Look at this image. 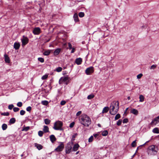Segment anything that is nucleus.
Wrapping results in <instances>:
<instances>
[{
    "instance_id": "052dcab7",
    "label": "nucleus",
    "mask_w": 159,
    "mask_h": 159,
    "mask_svg": "<svg viewBox=\"0 0 159 159\" xmlns=\"http://www.w3.org/2000/svg\"><path fill=\"white\" fill-rule=\"evenodd\" d=\"M136 152L132 156V158H133L135 155Z\"/></svg>"
},
{
    "instance_id": "dca6fc26",
    "label": "nucleus",
    "mask_w": 159,
    "mask_h": 159,
    "mask_svg": "<svg viewBox=\"0 0 159 159\" xmlns=\"http://www.w3.org/2000/svg\"><path fill=\"white\" fill-rule=\"evenodd\" d=\"M73 18L75 22H77L79 21L78 15L77 13H75L74 14Z\"/></svg>"
},
{
    "instance_id": "c85d7f7f",
    "label": "nucleus",
    "mask_w": 159,
    "mask_h": 159,
    "mask_svg": "<svg viewBox=\"0 0 159 159\" xmlns=\"http://www.w3.org/2000/svg\"><path fill=\"white\" fill-rule=\"evenodd\" d=\"M51 120L48 119H44V122L46 125H48L50 123Z\"/></svg>"
},
{
    "instance_id": "b1692460",
    "label": "nucleus",
    "mask_w": 159,
    "mask_h": 159,
    "mask_svg": "<svg viewBox=\"0 0 159 159\" xmlns=\"http://www.w3.org/2000/svg\"><path fill=\"white\" fill-rule=\"evenodd\" d=\"M43 131L45 133H47L49 131L48 127L47 126H44L43 129Z\"/></svg>"
},
{
    "instance_id": "72a5a7b5",
    "label": "nucleus",
    "mask_w": 159,
    "mask_h": 159,
    "mask_svg": "<svg viewBox=\"0 0 159 159\" xmlns=\"http://www.w3.org/2000/svg\"><path fill=\"white\" fill-rule=\"evenodd\" d=\"M79 16L80 17H83L84 16V13L83 12H80L79 13Z\"/></svg>"
},
{
    "instance_id": "6e6d98bb",
    "label": "nucleus",
    "mask_w": 159,
    "mask_h": 159,
    "mask_svg": "<svg viewBox=\"0 0 159 159\" xmlns=\"http://www.w3.org/2000/svg\"><path fill=\"white\" fill-rule=\"evenodd\" d=\"M81 112H81V111H79L78 112L76 113V116H79L81 114Z\"/></svg>"
},
{
    "instance_id": "de8ad7c7",
    "label": "nucleus",
    "mask_w": 159,
    "mask_h": 159,
    "mask_svg": "<svg viewBox=\"0 0 159 159\" xmlns=\"http://www.w3.org/2000/svg\"><path fill=\"white\" fill-rule=\"evenodd\" d=\"M99 133H98L97 134H93V135L94 136V137L95 138H97V139L98 138V137L99 136Z\"/></svg>"
},
{
    "instance_id": "412c9836",
    "label": "nucleus",
    "mask_w": 159,
    "mask_h": 159,
    "mask_svg": "<svg viewBox=\"0 0 159 159\" xmlns=\"http://www.w3.org/2000/svg\"><path fill=\"white\" fill-rule=\"evenodd\" d=\"M109 110V108L108 107H105L103 109L102 113H107L108 112Z\"/></svg>"
},
{
    "instance_id": "bb28decb",
    "label": "nucleus",
    "mask_w": 159,
    "mask_h": 159,
    "mask_svg": "<svg viewBox=\"0 0 159 159\" xmlns=\"http://www.w3.org/2000/svg\"><path fill=\"white\" fill-rule=\"evenodd\" d=\"M62 70V68L61 67H59L56 68V69L54 70L55 71H56L57 72H59L61 71Z\"/></svg>"
},
{
    "instance_id": "f8f14e48",
    "label": "nucleus",
    "mask_w": 159,
    "mask_h": 159,
    "mask_svg": "<svg viewBox=\"0 0 159 159\" xmlns=\"http://www.w3.org/2000/svg\"><path fill=\"white\" fill-rule=\"evenodd\" d=\"M4 57L5 62L6 63H9L10 62V60L8 56L6 54H5L4 55Z\"/></svg>"
},
{
    "instance_id": "9b49d317",
    "label": "nucleus",
    "mask_w": 159,
    "mask_h": 159,
    "mask_svg": "<svg viewBox=\"0 0 159 159\" xmlns=\"http://www.w3.org/2000/svg\"><path fill=\"white\" fill-rule=\"evenodd\" d=\"M33 33L34 34H38L40 33V29L39 28H35L33 30Z\"/></svg>"
},
{
    "instance_id": "e2e57ef3",
    "label": "nucleus",
    "mask_w": 159,
    "mask_h": 159,
    "mask_svg": "<svg viewBox=\"0 0 159 159\" xmlns=\"http://www.w3.org/2000/svg\"><path fill=\"white\" fill-rule=\"evenodd\" d=\"M127 98L128 100H129L130 99V97H128Z\"/></svg>"
},
{
    "instance_id": "c756f323",
    "label": "nucleus",
    "mask_w": 159,
    "mask_h": 159,
    "mask_svg": "<svg viewBox=\"0 0 159 159\" xmlns=\"http://www.w3.org/2000/svg\"><path fill=\"white\" fill-rule=\"evenodd\" d=\"M108 132L107 130H105L102 131V134L103 136H106L107 135Z\"/></svg>"
},
{
    "instance_id": "4be33fe9",
    "label": "nucleus",
    "mask_w": 159,
    "mask_h": 159,
    "mask_svg": "<svg viewBox=\"0 0 159 159\" xmlns=\"http://www.w3.org/2000/svg\"><path fill=\"white\" fill-rule=\"evenodd\" d=\"M152 132L154 133L159 134V129L157 127L155 128L152 130Z\"/></svg>"
},
{
    "instance_id": "39448f33",
    "label": "nucleus",
    "mask_w": 159,
    "mask_h": 159,
    "mask_svg": "<svg viewBox=\"0 0 159 159\" xmlns=\"http://www.w3.org/2000/svg\"><path fill=\"white\" fill-rule=\"evenodd\" d=\"M69 78L67 76H64L61 77L59 80V83L60 84L63 83L67 84L68 83Z\"/></svg>"
},
{
    "instance_id": "a211bd4d",
    "label": "nucleus",
    "mask_w": 159,
    "mask_h": 159,
    "mask_svg": "<svg viewBox=\"0 0 159 159\" xmlns=\"http://www.w3.org/2000/svg\"><path fill=\"white\" fill-rule=\"evenodd\" d=\"M82 62V59L80 58H77L75 60V63L78 65L81 64Z\"/></svg>"
},
{
    "instance_id": "1a4fd4ad",
    "label": "nucleus",
    "mask_w": 159,
    "mask_h": 159,
    "mask_svg": "<svg viewBox=\"0 0 159 159\" xmlns=\"http://www.w3.org/2000/svg\"><path fill=\"white\" fill-rule=\"evenodd\" d=\"M64 148V145L63 143H61L55 149V151L57 152L62 151Z\"/></svg>"
},
{
    "instance_id": "680f3d73",
    "label": "nucleus",
    "mask_w": 159,
    "mask_h": 159,
    "mask_svg": "<svg viewBox=\"0 0 159 159\" xmlns=\"http://www.w3.org/2000/svg\"><path fill=\"white\" fill-rule=\"evenodd\" d=\"M98 126L99 127H101V125L100 124H98Z\"/></svg>"
},
{
    "instance_id": "2eb2a0df",
    "label": "nucleus",
    "mask_w": 159,
    "mask_h": 159,
    "mask_svg": "<svg viewBox=\"0 0 159 159\" xmlns=\"http://www.w3.org/2000/svg\"><path fill=\"white\" fill-rule=\"evenodd\" d=\"M79 147V144L77 143L75 144L72 150L73 151H76L78 150Z\"/></svg>"
},
{
    "instance_id": "4468645a",
    "label": "nucleus",
    "mask_w": 159,
    "mask_h": 159,
    "mask_svg": "<svg viewBox=\"0 0 159 159\" xmlns=\"http://www.w3.org/2000/svg\"><path fill=\"white\" fill-rule=\"evenodd\" d=\"M34 146L39 150H40L42 149L43 146L40 144H38L37 143H34Z\"/></svg>"
},
{
    "instance_id": "37998d69",
    "label": "nucleus",
    "mask_w": 159,
    "mask_h": 159,
    "mask_svg": "<svg viewBox=\"0 0 159 159\" xmlns=\"http://www.w3.org/2000/svg\"><path fill=\"white\" fill-rule=\"evenodd\" d=\"M13 110L14 112H16L19 111V108L18 107H15L13 108Z\"/></svg>"
},
{
    "instance_id": "c9c22d12",
    "label": "nucleus",
    "mask_w": 159,
    "mask_h": 159,
    "mask_svg": "<svg viewBox=\"0 0 159 159\" xmlns=\"http://www.w3.org/2000/svg\"><path fill=\"white\" fill-rule=\"evenodd\" d=\"M93 136L92 135L91 136L90 138L89 139V142H91L93 141Z\"/></svg>"
},
{
    "instance_id": "f3484780",
    "label": "nucleus",
    "mask_w": 159,
    "mask_h": 159,
    "mask_svg": "<svg viewBox=\"0 0 159 159\" xmlns=\"http://www.w3.org/2000/svg\"><path fill=\"white\" fill-rule=\"evenodd\" d=\"M61 50V49L59 48L56 49L54 52V55L55 56L57 55L59 53Z\"/></svg>"
},
{
    "instance_id": "c03bdc74",
    "label": "nucleus",
    "mask_w": 159,
    "mask_h": 159,
    "mask_svg": "<svg viewBox=\"0 0 159 159\" xmlns=\"http://www.w3.org/2000/svg\"><path fill=\"white\" fill-rule=\"evenodd\" d=\"M25 111L23 110H21L20 111V114L21 115H23L25 113Z\"/></svg>"
},
{
    "instance_id": "ea45409f",
    "label": "nucleus",
    "mask_w": 159,
    "mask_h": 159,
    "mask_svg": "<svg viewBox=\"0 0 159 159\" xmlns=\"http://www.w3.org/2000/svg\"><path fill=\"white\" fill-rule=\"evenodd\" d=\"M131 145L133 147H135L136 146V140L133 141L131 144Z\"/></svg>"
},
{
    "instance_id": "393cba45",
    "label": "nucleus",
    "mask_w": 159,
    "mask_h": 159,
    "mask_svg": "<svg viewBox=\"0 0 159 159\" xmlns=\"http://www.w3.org/2000/svg\"><path fill=\"white\" fill-rule=\"evenodd\" d=\"M16 121V119L14 118H11L9 120V123L11 124H14Z\"/></svg>"
},
{
    "instance_id": "bf43d9fd",
    "label": "nucleus",
    "mask_w": 159,
    "mask_h": 159,
    "mask_svg": "<svg viewBox=\"0 0 159 159\" xmlns=\"http://www.w3.org/2000/svg\"><path fill=\"white\" fill-rule=\"evenodd\" d=\"M76 135H77V134H74V135H73V136H72V137H73V138H75V136Z\"/></svg>"
},
{
    "instance_id": "aec40b11",
    "label": "nucleus",
    "mask_w": 159,
    "mask_h": 159,
    "mask_svg": "<svg viewBox=\"0 0 159 159\" xmlns=\"http://www.w3.org/2000/svg\"><path fill=\"white\" fill-rule=\"evenodd\" d=\"M20 46V44L19 43L16 42L14 43V47L16 49H18Z\"/></svg>"
},
{
    "instance_id": "4d7b16f0",
    "label": "nucleus",
    "mask_w": 159,
    "mask_h": 159,
    "mask_svg": "<svg viewBox=\"0 0 159 159\" xmlns=\"http://www.w3.org/2000/svg\"><path fill=\"white\" fill-rule=\"evenodd\" d=\"M68 46H69V48L70 49L72 48V45H71V44L70 43H68Z\"/></svg>"
},
{
    "instance_id": "a878e982",
    "label": "nucleus",
    "mask_w": 159,
    "mask_h": 159,
    "mask_svg": "<svg viewBox=\"0 0 159 159\" xmlns=\"http://www.w3.org/2000/svg\"><path fill=\"white\" fill-rule=\"evenodd\" d=\"M41 103L44 105L47 106L48 104V102L46 100L42 101L41 102Z\"/></svg>"
},
{
    "instance_id": "3c124183",
    "label": "nucleus",
    "mask_w": 159,
    "mask_h": 159,
    "mask_svg": "<svg viewBox=\"0 0 159 159\" xmlns=\"http://www.w3.org/2000/svg\"><path fill=\"white\" fill-rule=\"evenodd\" d=\"M13 107V104H11L9 105L8 108L10 110H11Z\"/></svg>"
},
{
    "instance_id": "7c9ffc66",
    "label": "nucleus",
    "mask_w": 159,
    "mask_h": 159,
    "mask_svg": "<svg viewBox=\"0 0 159 159\" xmlns=\"http://www.w3.org/2000/svg\"><path fill=\"white\" fill-rule=\"evenodd\" d=\"M2 128L3 130H6L7 128V125L6 124H3L2 125Z\"/></svg>"
},
{
    "instance_id": "864d4df0",
    "label": "nucleus",
    "mask_w": 159,
    "mask_h": 159,
    "mask_svg": "<svg viewBox=\"0 0 159 159\" xmlns=\"http://www.w3.org/2000/svg\"><path fill=\"white\" fill-rule=\"evenodd\" d=\"M74 125L75 123L74 122H72L70 124L69 127L70 128H72L74 126Z\"/></svg>"
},
{
    "instance_id": "473e14b6",
    "label": "nucleus",
    "mask_w": 159,
    "mask_h": 159,
    "mask_svg": "<svg viewBox=\"0 0 159 159\" xmlns=\"http://www.w3.org/2000/svg\"><path fill=\"white\" fill-rule=\"evenodd\" d=\"M94 96L93 94H91L89 95L88 96L87 98L88 99H91L93 98L94 97Z\"/></svg>"
},
{
    "instance_id": "f704fd0d",
    "label": "nucleus",
    "mask_w": 159,
    "mask_h": 159,
    "mask_svg": "<svg viewBox=\"0 0 159 159\" xmlns=\"http://www.w3.org/2000/svg\"><path fill=\"white\" fill-rule=\"evenodd\" d=\"M120 115L119 114H117L116 115V116L115 117V120H117L118 119H119V118H120Z\"/></svg>"
},
{
    "instance_id": "49530a36",
    "label": "nucleus",
    "mask_w": 159,
    "mask_h": 159,
    "mask_svg": "<svg viewBox=\"0 0 159 159\" xmlns=\"http://www.w3.org/2000/svg\"><path fill=\"white\" fill-rule=\"evenodd\" d=\"M66 103V102L65 101L62 100L61 101V103H60V104L61 105L63 106V105H65V104Z\"/></svg>"
},
{
    "instance_id": "f03ea898",
    "label": "nucleus",
    "mask_w": 159,
    "mask_h": 159,
    "mask_svg": "<svg viewBox=\"0 0 159 159\" xmlns=\"http://www.w3.org/2000/svg\"><path fill=\"white\" fill-rule=\"evenodd\" d=\"M119 109V103L118 101L112 102L109 107V112L112 115L116 114Z\"/></svg>"
},
{
    "instance_id": "a19ab883",
    "label": "nucleus",
    "mask_w": 159,
    "mask_h": 159,
    "mask_svg": "<svg viewBox=\"0 0 159 159\" xmlns=\"http://www.w3.org/2000/svg\"><path fill=\"white\" fill-rule=\"evenodd\" d=\"M48 77V75L47 74H46L43 76L42 77V80H45Z\"/></svg>"
},
{
    "instance_id": "0e129e2a",
    "label": "nucleus",
    "mask_w": 159,
    "mask_h": 159,
    "mask_svg": "<svg viewBox=\"0 0 159 159\" xmlns=\"http://www.w3.org/2000/svg\"><path fill=\"white\" fill-rule=\"evenodd\" d=\"M79 153V151H78L76 153V154H78V153Z\"/></svg>"
},
{
    "instance_id": "20e7f679",
    "label": "nucleus",
    "mask_w": 159,
    "mask_h": 159,
    "mask_svg": "<svg viewBox=\"0 0 159 159\" xmlns=\"http://www.w3.org/2000/svg\"><path fill=\"white\" fill-rule=\"evenodd\" d=\"M63 123L60 121H56L54 125L53 128L55 130H61Z\"/></svg>"
},
{
    "instance_id": "338daca9",
    "label": "nucleus",
    "mask_w": 159,
    "mask_h": 159,
    "mask_svg": "<svg viewBox=\"0 0 159 159\" xmlns=\"http://www.w3.org/2000/svg\"><path fill=\"white\" fill-rule=\"evenodd\" d=\"M128 109V108H127L126 109V110H127V109Z\"/></svg>"
},
{
    "instance_id": "5701e85b",
    "label": "nucleus",
    "mask_w": 159,
    "mask_h": 159,
    "mask_svg": "<svg viewBox=\"0 0 159 159\" xmlns=\"http://www.w3.org/2000/svg\"><path fill=\"white\" fill-rule=\"evenodd\" d=\"M51 51V50H48L44 52L43 54L45 56H48L50 54Z\"/></svg>"
},
{
    "instance_id": "79ce46f5",
    "label": "nucleus",
    "mask_w": 159,
    "mask_h": 159,
    "mask_svg": "<svg viewBox=\"0 0 159 159\" xmlns=\"http://www.w3.org/2000/svg\"><path fill=\"white\" fill-rule=\"evenodd\" d=\"M122 123V120H118V121L117 122L116 124L117 125L119 126Z\"/></svg>"
},
{
    "instance_id": "69168bd1",
    "label": "nucleus",
    "mask_w": 159,
    "mask_h": 159,
    "mask_svg": "<svg viewBox=\"0 0 159 159\" xmlns=\"http://www.w3.org/2000/svg\"><path fill=\"white\" fill-rule=\"evenodd\" d=\"M138 148H137V150H136V151L138 150Z\"/></svg>"
},
{
    "instance_id": "423d86ee",
    "label": "nucleus",
    "mask_w": 159,
    "mask_h": 159,
    "mask_svg": "<svg viewBox=\"0 0 159 159\" xmlns=\"http://www.w3.org/2000/svg\"><path fill=\"white\" fill-rule=\"evenodd\" d=\"M159 123V116L155 118L150 124V125L153 126Z\"/></svg>"
},
{
    "instance_id": "ddd939ff",
    "label": "nucleus",
    "mask_w": 159,
    "mask_h": 159,
    "mask_svg": "<svg viewBox=\"0 0 159 159\" xmlns=\"http://www.w3.org/2000/svg\"><path fill=\"white\" fill-rule=\"evenodd\" d=\"M50 139L52 143H53L56 140V138L54 135H51L50 136Z\"/></svg>"
},
{
    "instance_id": "13d9d810",
    "label": "nucleus",
    "mask_w": 159,
    "mask_h": 159,
    "mask_svg": "<svg viewBox=\"0 0 159 159\" xmlns=\"http://www.w3.org/2000/svg\"><path fill=\"white\" fill-rule=\"evenodd\" d=\"M71 49H72V50H71V53H73L75 51V49L74 48H73Z\"/></svg>"
},
{
    "instance_id": "5fc2aeb1",
    "label": "nucleus",
    "mask_w": 159,
    "mask_h": 159,
    "mask_svg": "<svg viewBox=\"0 0 159 159\" xmlns=\"http://www.w3.org/2000/svg\"><path fill=\"white\" fill-rule=\"evenodd\" d=\"M128 122V120L127 119H125L123 120V123H127Z\"/></svg>"
},
{
    "instance_id": "cd10ccee",
    "label": "nucleus",
    "mask_w": 159,
    "mask_h": 159,
    "mask_svg": "<svg viewBox=\"0 0 159 159\" xmlns=\"http://www.w3.org/2000/svg\"><path fill=\"white\" fill-rule=\"evenodd\" d=\"M139 101L140 102H143L144 100V97L143 95H140L139 96Z\"/></svg>"
},
{
    "instance_id": "8fccbe9b",
    "label": "nucleus",
    "mask_w": 159,
    "mask_h": 159,
    "mask_svg": "<svg viewBox=\"0 0 159 159\" xmlns=\"http://www.w3.org/2000/svg\"><path fill=\"white\" fill-rule=\"evenodd\" d=\"M17 105L18 107H21L22 105V103L21 102H19L17 103Z\"/></svg>"
},
{
    "instance_id": "7ed1b4c3",
    "label": "nucleus",
    "mask_w": 159,
    "mask_h": 159,
    "mask_svg": "<svg viewBox=\"0 0 159 159\" xmlns=\"http://www.w3.org/2000/svg\"><path fill=\"white\" fill-rule=\"evenodd\" d=\"M158 149L157 146L154 145L149 146L148 149V154L151 155H154L157 154Z\"/></svg>"
},
{
    "instance_id": "58836bf2",
    "label": "nucleus",
    "mask_w": 159,
    "mask_h": 159,
    "mask_svg": "<svg viewBox=\"0 0 159 159\" xmlns=\"http://www.w3.org/2000/svg\"><path fill=\"white\" fill-rule=\"evenodd\" d=\"M43 132L42 131H39L38 132V135L40 137L43 136Z\"/></svg>"
},
{
    "instance_id": "a18cd8bd",
    "label": "nucleus",
    "mask_w": 159,
    "mask_h": 159,
    "mask_svg": "<svg viewBox=\"0 0 159 159\" xmlns=\"http://www.w3.org/2000/svg\"><path fill=\"white\" fill-rule=\"evenodd\" d=\"M9 114L8 112H6L2 113L1 115L4 116H8Z\"/></svg>"
},
{
    "instance_id": "6e6552de",
    "label": "nucleus",
    "mask_w": 159,
    "mask_h": 159,
    "mask_svg": "<svg viewBox=\"0 0 159 159\" xmlns=\"http://www.w3.org/2000/svg\"><path fill=\"white\" fill-rule=\"evenodd\" d=\"M72 149V146L71 143L69 142L67 143V146L66 148V153H69Z\"/></svg>"
},
{
    "instance_id": "09e8293b",
    "label": "nucleus",
    "mask_w": 159,
    "mask_h": 159,
    "mask_svg": "<svg viewBox=\"0 0 159 159\" xmlns=\"http://www.w3.org/2000/svg\"><path fill=\"white\" fill-rule=\"evenodd\" d=\"M143 75L142 74H141V73L139 74L138 75H137V78L138 79H139L141 78V77Z\"/></svg>"
},
{
    "instance_id": "2f4dec72",
    "label": "nucleus",
    "mask_w": 159,
    "mask_h": 159,
    "mask_svg": "<svg viewBox=\"0 0 159 159\" xmlns=\"http://www.w3.org/2000/svg\"><path fill=\"white\" fill-rule=\"evenodd\" d=\"M30 129V127L29 126H27L23 128L22 129V131H27L28 130Z\"/></svg>"
},
{
    "instance_id": "9d476101",
    "label": "nucleus",
    "mask_w": 159,
    "mask_h": 159,
    "mask_svg": "<svg viewBox=\"0 0 159 159\" xmlns=\"http://www.w3.org/2000/svg\"><path fill=\"white\" fill-rule=\"evenodd\" d=\"M23 39H21L22 45L23 46H24L28 42V39L26 37L24 36H23Z\"/></svg>"
},
{
    "instance_id": "0eeeda50",
    "label": "nucleus",
    "mask_w": 159,
    "mask_h": 159,
    "mask_svg": "<svg viewBox=\"0 0 159 159\" xmlns=\"http://www.w3.org/2000/svg\"><path fill=\"white\" fill-rule=\"evenodd\" d=\"M94 68L93 66H90L87 68L85 70V72L87 75H90L94 71Z\"/></svg>"
},
{
    "instance_id": "f257e3e1",
    "label": "nucleus",
    "mask_w": 159,
    "mask_h": 159,
    "mask_svg": "<svg viewBox=\"0 0 159 159\" xmlns=\"http://www.w3.org/2000/svg\"><path fill=\"white\" fill-rule=\"evenodd\" d=\"M80 123L84 126L89 127L91 123V120L90 117L85 114L81 115L79 118Z\"/></svg>"
},
{
    "instance_id": "603ef678",
    "label": "nucleus",
    "mask_w": 159,
    "mask_h": 159,
    "mask_svg": "<svg viewBox=\"0 0 159 159\" xmlns=\"http://www.w3.org/2000/svg\"><path fill=\"white\" fill-rule=\"evenodd\" d=\"M26 111H30L31 110V107L29 106L26 108Z\"/></svg>"
},
{
    "instance_id": "6ab92c4d",
    "label": "nucleus",
    "mask_w": 159,
    "mask_h": 159,
    "mask_svg": "<svg viewBox=\"0 0 159 159\" xmlns=\"http://www.w3.org/2000/svg\"><path fill=\"white\" fill-rule=\"evenodd\" d=\"M130 111L131 113L136 115H137L139 113L138 111L135 109H131Z\"/></svg>"
},
{
    "instance_id": "e433bc0d",
    "label": "nucleus",
    "mask_w": 159,
    "mask_h": 159,
    "mask_svg": "<svg viewBox=\"0 0 159 159\" xmlns=\"http://www.w3.org/2000/svg\"><path fill=\"white\" fill-rule=\"evenodd\" d=\"M38 60L40 62L43 63L44 61V59L42 57H39L38 58Z\"/></svg>"
},
{
    "instance_id": "4c0bfd02",
    "label": "nucleus",
    "mask_w": 159,
    "mask_h": 159,
    "mask_svg": "<svg viewBox=\"0 0 159 159\" xmlns=\"http://www.w3.org/2000/svg\"><path fill=\"white\" fill-rule=\"evenodd\" d=\"M157 66L156 65H153L150 67V69L151 70L154 69L156 68Z\"/></svg>"
}]
</instances>
